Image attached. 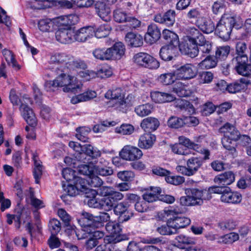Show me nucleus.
I'll return each mask as SVG.
<instances>
[{
    "instance_id": "7",
    "label": "nucleus",
    "mask_w": 251,
    "mask_h": 251,
    "mask_svg": "<svg viewBox=\"0 0 251 251\" xmlns=\"http://www.w3.org/2000/svg\"><path fill=\"white\" fill-rule=\"evenodd\" d=\"M133 60L137 65L149 69H156L159 67V62L147 53H136L134 55Z\"/></svg>"
},
{
    "instance_id": "35",
    "label": "nucleus",
    "mask_w": 251,
    "mask_h": 251,
    "mask_svg": "<svg viewBox=\"0 0 251 251\" xmlns=\"http://www.w3.org/2000/svg\"><path fill=\"white\" fill-rule=\"evenodd\" d=\"M126 41L132 47H138L142 45L143 37L139 34L128 32L126 36Z\"/></svg>"
},
{
    "instance_id": "3",
    "label": "nucleus",
    "mask_w": 251,
    "mask_h": 251,
    "mask_svg": "<svg viewBox=\"0 0 251 251\" xmlns=\"http://www.w3.org/2000/svg\"><path fill=\"white\" fill-rule=\"evenodd\" d=\"M195 30L198 29L194 26L188 27L186 29L188 35L186 38L178 45L182 53L191 58H194L198 55V40L192 35Z\"/></svg>"
},
{
    "instance_id": "20",
    "label": "nucleus",
    "mask_w": 251,
    "mask_h": 251,
    "mask_svg": "<svg viewBox=\"0 0 251 251\" xmlns=\"http://www.w3.org/2000/svg\"><path fill=\"white\" fill-rule=\"evenodd\" d=\"M176 107L184 115H192L195 112L193 105L187 100L178 99L176 102Z\"/></svg>"
},
{
    "instance_id": "40",
    "label": "nucleus",
    "mask_w": 251,
    "mask_h": 251,
    "mask_svg": "<svg viewBox=\"0 0 251 251\" xmlns=\"http://www.w3.org/2000/svg\"><path fill=\"white\" fill-rule=\"evenodd\" d=\"M174 91L180 97H187L192 94L191 90L187 89V87L181 82H177L173 88Z\"/></svg>"
},
{
    "instance_id": "42",
    "label": "nucleus",
    "mask_w": 251,
    "mask_h": 251,
    "mask_svg": "<svg viewBox=\"0 0 251 251\" xmlns=\"http://www.w3.org/2000/svg\"><path fill=\"white\" fill-rule=\"evenodd\" d=\"M2 54L9 64H11L12 67L16 70L20 69L21 67L15 60L14 54L10 50L4 49L2 51Z\"/></svg>"
},
{
    "instance_id": "45",
    "label": "nucleus",
    "mask_w": 251,
    "mask_h": 251,
    "mask_svg": "<svg viewBox=\"0 0 251 251\" xmlns=\"http://www.w3.org/2000/svg\"><path fill=\"white\" fill-rule=\"evenodd\" d=\"M176 240L177 246L182 249L185 248L186 245H193L195 243L194 239L182 234L176 236Z\"/></svg>"
},
{
    "instance_id": "47",
    "label": "nucleus",
    "mask_w": 251,
    "mask_h": 251,
    "mask_svg": "<svg viewBox=\"0 0 251 251\" xmlns=\"http://www.w3.org/2000/svg\"><path fill=\"white\" fill-rule=\"evenodd\" d=\"M176 79V73H167L161 75L158 80L163 85H168L173 83Z\"/></svg>"
},
{
    "instance_id": "64",
    "label": "nucleus",
    "mask_w": 251,
    "mask_h": 251,
    "mask_svg": "<svg viewBox=\"0 0 251 251\" xmlns=\"http://www.w3.org/2000/svg\"><path fill=\"white\" fill-rule=\"evenodd\" d=\"M244 89V84L236 82L227 85L226 89L230 93H236Z\"/></svg>"
},
{
    "instance_id": "54",
    "label": "nucleus",
    "mask_w": 251,
    "mask_h": 251,
    "mask_svg": "<svg viewBox=\"0 0 251 251\" xmlns=\"http://www.w3.org/2000/svg\"><path fill=\"white\" fill-rule=\"evenodd\" d=\"M134 130V127L130 124H123L115 128V132L123 135L131 134Z\"/></svg>"
},
{
    "instance_id": "6",
    "label": "nucleus",
    "mask_w": 251,
    "mask_h": 251,
    "mask_svg": "<svg viewBox=\"0 0 251 251\" xmlns=\"http://www.w3.org/2000/svg\"><path fill=\"white\" fill-rule=\"evenodd\" d=\"M79 174L88 176L87 182L91 187H100L103 183L102 179L100 178L95 172L94 164H81L78 167Z\"/></svg>"
},
{
    "instance_id": "32",
    "label": "nucleus",
    "mask_w": 251,
    "mask_h": 251,
    "mask_svg": "<svg viewBox=\"0 0 251 251\" xmlns=\"http://www.w3.org/2000/svg\"><path fill=\"white\" fill-rule=\"evenodd\" d=\"M197 25L203 32L208 34L215 29V25L211 20H206L203 17L197 21Z\"/></svg>"
},
{
    "instance_id": "30",
    "label": "nucleus",
    "mask_w": 251,
    "mask_h": 251,
    "mask_svg": "<svg viewBox=\"0 0 251 251\" xmlns=\"http://www.w3.org/2000/svg\"><path fill=\"white\" fill-rule=\"evenodd\" d=\"M32 159L34 161V166L33 176L36 183L38 184L42 176L43 166L42 165L41 162L39 160L38 156L36 153H32Z\"/></svg>"
},
{
    "instance_id": "60",
    "label": "nucleus",
    "mask_w": 251,
    "mask_h": 251,
    "mask_svg": "<svg viewBox=\"0 0 251 251\" xmlns=\"http://www.w3.org/2000/svg\"><path fill=\"white\" fill-rule=\"evenodd\" d=\"M38 26L42 31H50L53 26V23L49 19L41 20L38 23Z\"/></svg>"
},
{
    "instance_id": "41",
    "label": "nucleus",
    "mask_w": 251,
    "mask_h": 251,
    "mask_svg": "<svg viewBox=\"0 0 251 251\" xmlns=\"http://www.w3.org/2000/svg\"><path fill=\"white\" fill-rule=\"evenodd\" d=\"M186 193L190 195L191 197L197 202V205H201L203 203V191L196 188L187 189Z\"/></svg>"
},
{
    "instance_id": "33",
    "label": "nucleus",
    "mask_w": 251,
    "mask_h": 251,
    "mask_svg": "<svg viewBox=\"0 0 251 251\" xmlns=\"http://www.w3.org/2000/svg\"><path fill=\"white\" fill-rule=\"evenodd\" d=\"M236 48V56L232 60L240 61L241 59V61L242 60L243 62L248 61V58L246 53L247 49L246 44L243 42L238 43Z\"/></svg>"
},
{
    "instance_id": "5",
    "label": "nucleus",
    "mask_w": 251,
    "mask_h": 251,
    "mask_svg": "<svg viewBox=\"0 0 251 251\" xmlns=\"http://www.w3.org/2000/svg\"><path fill=\"white\" fill-rule=\"evenodd\" d=\"M81 216L80 222L85 227H99L102 226L103 223L109 221L110 218L109 214L107 212H100L98 215L94 216L89 213L83 212Z\"/></svg>"
},
{
    "instance_id": "24",
    "label": "nucleus",
    "mask_w": 251,
    "mask_h": 251,
    "mask_svg": "<svg viewBox=\"0 0 251 251\" xmlns=\"http://www.w3.org/2000/svg\"><path fill=\"white\" fill-rule=\"evenodd\" d=\"M159 121L154 117H148L142 120L140 126L145 131L150 133L155 130L159 126Z\"/></svg>"
},
{
    "instance_id": "18",
    "label": "nucleus",
    "mask_w": 251,
    "mask_h": 251,
    "mask_svg": "<svg viewBox=\"0 0 251 251\" xmlns=\"http://www.w3.org/2000/svg\"><path fill=\"white\" fill-rule=\"evenodd\" d=\"M94 6L96 13L101 19L106 22L110 21L111 10L104 2L97 1Z\"/></svg>"
},
{
    "instance_id": "63",
    "label": "nucleus",
    "mask_w": 251,
    "mask_h": 251,
    "mask_svg": "<svg viewBox=\"0 0 251 251\" xmlns=\"http://www.w3.org/2000/svg\"><path fill=\"white\" fill-rule=\"evenodd\" d=\"M178 144H181L182 146L186 148L194 150L195 148L197 147V144L192 142L189 139L183 136H181L178 137Z\"/></svg>"
},
{
    "instance_id": "2",
    "label": "nucleus",
    "mask_w": 251,
    "mask_h": 251,
    "mask_svg": "<svg viewBox=\"0 0 251 251\" xmlns=\"http://www.w3.org/2000/svg\"><path fill=\"white\" fill-rule=\"evenodd\" d=\"M242 24H236L235 17L227 15L223 16L217 25L215 31L222 39L227 40L229 39L232 28L238 29L241 27Z\"/></svg>"
},
{
    "instance_id": "21",
    "label": "nucleus",
    "mask_w": 251,
    "mask_h": 251,
    "mask_svg": "<svg viewBox=\"0 0 251 251\" xmlns=\"http://www.w3.org/2000/svg\"><path fill=\"white\" fill-rule=\"evenodd\" d=\"M219 132L224 134V136L230 139L238 140L239 138V132L229 123H226L219 128Z\"/></svg>"
},
{
    "instance_id": "52",
    "label": "nucleus",
    "mask_w": 251,
    "mask_h": 251,
    "mask_svg": "<svg viewBox=\"0 0 251 251\" xmlns=\"http://www.w3.org/2000/svg\"><path fill=\"white\" fill-rule=\"evenodd\" d=\"M167 124L169 127L173 128H178L182 127L184 122L183 120L176 116H171L168 120Z\"/></svg>"
},
{
    "instance_id": "13",
    "label": "nucleus",
    "mask_w": 251,
    "mask_h": 251,
    "mask_svg": "<svg viewBox=\"0 0 251 251\" xmlns=\"http://www.w3.org/2000/svg\"><path fill=\"white\" fill-rule=\"evenodd\" d=\"M72 55L65 53H55L50 55L49 62L50 64L57 65L59 68H67L69 63H71Z\"/></svg>"
},
{
    "instance_id": "50",
    "label": "nucleus",
    "mask_w": 251,
    "mask_h": 251,
    "mask_svg": "<svg viewBox=\"0 0 251 251\" xmlns=\"http://www.w3.org/2000/svg\"><path fill=\"white\" fill-rule=\"evenodd\" d=\"M213 79V74L211 72L202 71L198 74V80L200 83H209Z\"/></svg>"
},
{
    "instance_id": "58",
    "label": "nucleus",
    "mask_w": 251,
    "mask_h": 251,
    "mask_svg": "<svg viewBox=\"0 0 251 251\" xmlns=\"http://www.w3.org/2000/svg\"><path fill=\"white\" fill-rule=\"evenodd\" d=\"M49 226L51 234H57L61 230V223L56 219L50 221Z\"/></svg>"
},
{
    "instance_id": "17",
    "label": "nucleus",
    "mask_w": 251,
    "mask_h": 251,
    "mask_svg": "<svg viewBox=\"0 0 251 251\" xmlns=\"http://www.w3.org/2000/svg\"><path fill=\"white\" fill-rule=\"evenodd\" d=\"M235 181V175L231 171L225 172L216 176L214 179L215 183L219 185L226 186Z\"/></svg>"
},
{
    "instance_id": "62",
    "label": "nucleus",
    "mask_w": 251,
    "mask_h": 251,
    "mask_svg": "<svg viewBox=\"0 0 251 251\" xmlns=\"http://www.w3.org/2000/svg\"><path fill=\"white\" fill-rule=\"evenodd\" d=\"M166 181L170 184L178 185L183 183L185 181V178L183 176H168L165 177Z\"/></svg>"
},
{
    "instance_id": "56",
    "label": "nucleus",
    "mask_w": 251,
    "mask_h": 251,
    "mask_svg": "<svg viewBox=\"0 0 251 251\" xmlns=\"http://www.w3.org/2000/svg\"><path fill=\"white\" fill-rule=\"evenodd\" d=\"M172 151L176 154L187 156L191 154V151L181 144H176L171 147Z\"/></svg>"
},
{
    "instance_id": "12",
    "label": "nucleus",
    "mask_w": 251,
    "mask_h": 251,
    "mask_svg": "<svg viewBox=\"0 0 251 251\" xmlns=\"http://www.w3.org/2000/svg\"><path fill=\"white\" fill-rule=\"evenodd\" d=\"M195 67L192 64H186L176 71V75L178 79H190L195 77L197 75Z\"/></svg>"
},
{
    "instance_id": "9",
    "label": "nucleus",
    "mask_w": 251,
    "mask_h": 251,
    "mask_svg": "<svg viewBox=\"0 0 251 251\" xmlns=\"http://www.w3.org/2000/svg\"><path fill=\"white\" fill-rule=\"evenodd\" d=\"M192 35L197 39L198 53L204 57L208 55L212 50V44L209 41L206 40L204 35L199 30H195Z\"/></svg>"
},
{
    "instance_id": "44",
    "label": "nucleus",
    "mask_w": 251,
    "mask_h": 251,
    "mask_svg": "<svg viewBox=\"0 0 251 251\" xmlns=\"http://www.w3.org/2000/svg\"><path fill=\"white\" fill-rule=\"evenodd\" d=\"M71 63H69L68 66H67V68L72 73L73 75L75 74V69H84L86 68L85 63L80 60H75L73 56H72V60Z\"/></svg>"
},
{
    "instance_id": "10",
    "label": "nucleus",
    "mask_w": 251,
    "mask_h": 251,
    "mask_svg": "<svg viewBox=\"0 0 251 251\" xmlns=\"http://www.w3.org/2000/svg\"><path fill=\"white\" fill-rule=\"evenodd\" d=\"M100 155V151L90 145H84L78 157L80 161L88 164L91 163V160Z\"/></svg>"
},
{
    "instance_id": "49",
    "label": "nucleus",
    "mask_w": 251,
    "mask_h": 251,
    "mask_svg": "<svg viewBox=\"0 0 251 251\" xmlns=\"http://www.w3.org/2000/svg\"><path fill=\"white\" fill-rule=\"evenodd\" d=\"M230 51V47L228 46H220L217 48L215 51V56L217 59L225 60L228 55Z\"/></svg>"
},
{
    "instance_id": "28",
    "label": "nucleus",
    "mask_w": 251,
    "mask_h": 251,
    "mask_svg": "<svg viewBox=\"0 0 251 251\" xmlns=\"http://www.w3.org/2000/svg\"><path fill=\"white\" fill-rule=\"evenodd\" d=\"M111 59H120L125 54V48L121 42L115 43L112 47L109 48Z\"/></svg>"
},
{
    "instance_id": "57",
    "label": "nucleus",
    "mask_w": 251,
    "mask_h": 251,
    "mask_svg": "<svg viewBox=\"0 0 251 251\" xmlns=\"http://www.w3.org/2000/svg\"><path fill=\"white\" fill-rule=\"evenodd\" d=\"M96 76L103 78L110 76L112 74L111 69L107 65L101 66L97 72Z\"/></svg>"
},
{
    "instance_id": "31",
    "label": "nucleus",
    "mask_w": 251,
    "mask_h": 251,
    "mask_svg": "<svg viewBox=\"0 0 251 251\" xmlns=\"http://www.w3.org/2000/svg\"><path fill=\"white\" fill-rule=\"evenodd\" d=\"M97 96V94L94 91H88L82 94L73 97L71 100V102L75 104L79 102L89 100Z\"/></svg>"
},
{
    "instance_id": "8",
    "label": "nucleus",
    "mask_w": 251,
    "mask_h": 251,
    "mask_svg": "<svg viewBox=\"0 0 251 251\" xmlns=\"http://www.w3.org/2000/svg\"><path fill=\"white\" fill-rule=\"evenodd\" d=\"M143 154L140 149L130 145L125 146L119 153L121 158L129 161L139 160L142 157Z\"/></svg>"
},
{
    "instance_id": "25",
    "label": "nucleus",
    "mask_w": 251,
    "mask_h": 251,
    "mask_svg": "<svg viewBox=\"0 0 251 251\" xmlns=\"http://www.w3.org/2000/svg\"><path fill=\"white\" fill-rule=\"evenodd\" d=\"M151 97L152 100L156 103L171 102L175 99V97L171 94L158 91L151 92Z\"/></svg>"
},
{
    "instance_id": "22",
    "label": "nucleus",
    "mask_w": 251,
    "mask_h": 251,
    "mask_svg": "<svg viewBox=\"0 0 251 251\" xmlns=\"http://www.w3.org/2000/svg\"><path fill=\"white\" fill-rule=\"evenodd\" d=\"M128 239L127 235L117 236H106L104 238V242L106 244L107 248L109 251H121L118 248H116L115 244L120 242L122 241Z\"/></svg>"
},
{
    "instance_id": "14",
    "label": "nucleus",
    "mask_w": 251,
    "mask_h": 251,
    "mask_svg": "<svg viewBox=\"0 0 251 251\" xmlns=\"http://www.w3.org/2000/svg\"><path fill=\"white\" fill-rule=\"evenodd\" d=\"M20 110L23 118L27 124L31 126L37 125V118L32 110L23 102L20 106Z\"/></svg>"
},
{
    "instance_id": "1",
    "label": "nucleus",
    "mask_w": 251,
    "mask_h": 251,
    "mask_svg": "<svg viewBox=\"0 0 251 251\" xmlns=\"http://www.w3.org/2000/svg\"><path fill=\"white\" fill-rule=\"evenodd\" d=\"M56 77L53 80L46 81L44 87L47 91L53 92L58 87H62L64 92H76L80 90L82 84L68 68L56 67Z\"/></svg>"
},
{
    "instance_id": "43",
    "label": "nucleus",
    "mask_w": 251,
    "mask_h": 251,
    "mask_svg": "<svg viewBox=\"0 0 251 251\" xmlns=\"http://www.w3.org/2000/svg\"><path fill=\"white\" fill-rule=\"evenodd\" d=\"M153 106L150 103H146L137 106L135 112L139 116L144 117L150 114L153 110Z\"/></svg>"
},
{
    "instance_id": "27",
    "label": "nucleus",
    "mask_w": 251,
    "mask_h": 251,
    "mask_svg": "<svg viewBox=\"0 0 251 251\" xmlns=\"http://www.w3.org/2000/svg\"><path fill=\"white\" fill-rule=\"evenodd\" d=\"M156 137L151 133H146L140 136L138 141V146L145 149L151 147L155 141Z\"/></svg>"
},
{
    "instance_id": "11",
    "label": "nucleus",
    "mask_w": 251,
    "mask_h": 251,
    "mask_svg": "<svg viewBox=\"0 0 251 251\" xmlns=\"http://www.w3.org/2000/svg\"><path fill=\"white\" fill-rule=\"evenodd\" d=\"M75 30L73 28L60 27L55 32L57 41L62 44H70L75 41Z\"/></svg>"
},
{
    "instance_id": "38",
    "label": "nucleus",
    "mask_w": 251,
    "mask_h": 251,
    "mask_svg": "<svg viewBox=\"0 0 251 251\" xmlns=\"http://www.w3.org/2000/svg\"><path fill=\"white\" fill-rule=\"evenodd\" d=\"M162 36L163 38L168 43V45L177 46L179 45L178 37L174 32L167 29L163 31Z\"/></svg>"
},
{
    "instance_id": "39",
    "label": "nucleus",
    "mask_w": 251,
    "mask_h": 251,
    "mask_svg": "<svg viewBox=\"0 0 251 251\" xmlns=\"http://www.w3.org/2000/svg\"><path fill=\"white\" fill-rule=\"evenodd\" d=\"M110 52L109 48H97L93 51V54L95 58L100 60H109Z\"/></svg>"
},
{
    "instance_id": "29",
    "label": "nucleus",
    "mask_w": 251,
    "mask_h": 251,
    "mask_svg": "<svg viewBox=\"0 0 251 251\" xmlns=\"http://www.w3.org/2000/svg\"><path fill=\"white\" fill-rule=\"evenodd\" d=\"M202 158L198 157H191L186 162V165L192 175L194 176L202 165Z\"/></svg>"
},
{
    "instance_id": "53",
    "label": "nucleus",
    "mask_w": 251,
    "mask_h": 251,
    "mask_svg": "<svg viewBox=\"0 0 251 251\" xmlns=\"http://www.w3.org/2000/svg\"><path fill=\"white\" fill-rule=\"evenodd\" d=\"M117 176L123 181H131L133 180L135 175L131 171H123L119 172Z\"/></svg>"
},
{
    "instance_id": "59",
    "label": "nucleus",
    "mask_w": 251,
    "mask_h": 251,
    "mask_svg": "<svg viewBox=\"0 0 251 251\" xmlns=\"http://www.w3.org/2000/svg\"><path fill=\"white\" fill-rule=\"evenodd\" d=\"M187 17L189 19H195L197 21L203 17L201 11L199 8H192L187 13Z\"/></svg>"
},
{
    "instance_id": "23",
    "label": "nucleus",
    "mask_w": 251,
    "mask_h": 251,
    "mask_svg": "<svg viewBox=\"0 0 251 251\" xmlns=\"http://www.w3.org/2000/svg\"><path fill=\"white\" fill-rule=\"evenodd\" d=\"M177 46L166 45L163 46L159 52L160 58L165 61L171 60L176 56Z\"/></svg>"
},
{
    "instance_id": "34",
    "label": "nucleus",
    "mask_w": 251,
    "mask_h": 251,
    "mask_svg": "<svg viewBox=\"0 0 251 251\" xmlns=\"http://www.w3.org/2000/svg\"><path fill=\"white\" fill-rule=\"evenodd\" d=\"M205 58L198 64V66L201 69H210L215 68L218 63L217 58L214 56L207 55Z\"/></svg>"
},
{
    "instance_id": "15",
    "label": "nucleus",
    "mask_w": 251,
    "mask_h": 251,
    "mask_svg": "<svg viewBox=\"0 0 251 251\" xmlns=\"http://www.w3.org/2000/svg\"><path fill=\"white\" fill-rule=\"evenodd\" d=\"M160 37L161 32L158 26L154 24L150 25L145 36V41L150 44H152L158 40Z\"/></svg>"
},
{
    "instance_id": "26",
    "label": "nucleus",
    "mask_w": 251,
    "mask_h": 251,
    "mask_svg": "<svg viewBox=\"0 0 251 251\" xmlns=\"http://www.w3.org/2000/svg\"><path fill=\"white\" fill-rule=\"evenodd\" d=\"M248 62V60L245 62L243 60L241 61V60L240 61L232 60L237 72L243 76H249L251 75V64Z\"/></svg>"
},
{
    "instance_id": "61",
    "label": "nucleus",
    "mask_w": 251,
    "mask_h": 251,
    "mask_svg": "<svg viewBox=\"0 0 251 251\" xmlns=\"http://www.w3.org/2000/svg\"><path fill=\"white\" fill-rule=\"evenodd\" d=\"M101 208L106 210H110L114 207L115 203L114 201L110 199V197H103L100 199Z\"/></svg>"
},
{
    "instance_id": "37",
    "label": "nucleus",
    "mask_w": 251,
    "mask_h": 251,
    "mask_svg": "<svg viewBox=\"0 0 251 251\" xmlns=\"http://www.w3.org/2000/svg\"><path fill=\"white\" fill-rule=\"evenodd\" d=\"M78 17L75 15H69L58 18V22L62 25V27H70L72 25L75 24L77 22Z\"/></svg>"
},
{
    "instance_id": "16",
    "label": "nucleus",
    "mask_w": 251,
    "mask_h": 251,
    "mask_svg": "<svg viewBox=\"0 0 251 251\" xmlns=\"http://www.w3.org/2000/svg\"><path fill=\"white\" fill-rule=\"evenodd\" d=\"M95 32V29L92 26H86L75 31V41L79 42H85L88 39L91 38Z\"/></svg>"
},
{
    "instance_id": "46",
    "label": "nucleus",
    "mask_w": 251,
    "mask_h": 251,
    "mask_svg": "<svg viewBox=\"0 0 251 251\" xmlns=\"http://www.w3.org/2000/svg\"><path fill=\"white\" fill-rule=\"evenodd\" d=\"M95 172L97 175L103 176H109L113 174V170L109 166L106 165H94Z\"/></svg>"
},
{
    "instance_id": "19",
    "label": "nucleus",
    "mask_w": 251,
    "mask_h": 251,
    "mask_svg": "<svg viewBox=\"0 0 251 251\" xmlns=\"http://www.w3.org/2000/svg\"><path fill=\"white\" fill-rule=\"evenodd\" d=\"M221 200L227 203H238L242 200V196L237 192L231 191L229 187L226 189V191L221 196Z\"/></svg>"
},
{
    "instance_id": "55",
    "label": "nucleus",
    "mask_w": 251,
    "mask_h": 251,
    "mask_svg": "<svg viewBox=\"0 0 251 251\" xmlns=\"http://www.w3.org/2000/svg\"><path fill=\"white\" fill-rule=\"evenodd\" d=\"M113 17L114 20L119 23L126 22L128 18L127 14L120 9H116L114 11Z\"/></svg>"
},
{
    "instance_id": "51",
    "label": "nucleus",
    "mask_w": 251,
    "mask_h": 251,
    "mask_svg": "<svg viewBox=\"0 0 251 251\" xmlns=\"http://www.w3.org/2000/svg\"><path fill=\"white\" fill-rule=\"evenodd\" d=\"M164 24L168 26H172L175 22L176 12L174 10H168L163 15Z\"/></svg>"
},
{
    "instance_id": "36",
    "label": "nucleus",
    "mask_w": 251,
    "mask_h": 251,
    "mask_svg": "<svg viewBox=\"0 0 251 251\" xmlns=\"http://www.w3.org/2000/svg\"><path fill=\"white\" fill-rule=\"evenodd\" d=\"M105 229L107 232L110 234V236L125 235L124 234H120L122 231V228L120 224L115 221H109L105 225Z\"/></svg>"
},
{
    "instance_id": "4",
    "label": "nucleus",
    "mask_w": 251,
    "mask_h": 251,
    "mask_svg": "<svg viewBox=\"0 0 251 251\" xmlns=\"http://www.w3.org/2000/svg\"><path fill=\"white\" fill-rule=\"evenodd\" d=\"M105 97L107 99H110L113 106L123 112H126V108L132 104V102L128 100L129 96L125 99L122 90L119 88L108 90L105 94Z\"/></svg>"
},
{
    "instance_id": "48",
    "label": "nucleus",
    "mask_w": 251,
    "mask_h": 251,
    "mask_svg": "<svg viewBox=\"0 0 251 251\" xmlns=\"http://www.w3.org/2000/svg\"><path fill=\"white\" fill-rule=\"evenodd\" d=\"M111 29L110 26L107 24H103L99 26L95 30L94 34L97 38H101L106 37L109 33Z\"/></svg>"
}]
</instances>
